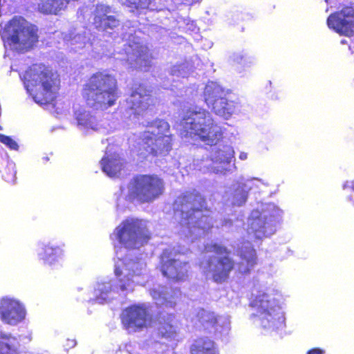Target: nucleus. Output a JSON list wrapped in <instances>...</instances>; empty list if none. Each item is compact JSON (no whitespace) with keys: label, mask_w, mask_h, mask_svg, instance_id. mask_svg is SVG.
Wrapping results in <instances>:
<instances>
[{"label":"nucleus","mask_w":354,"mask_h":354,"mask_svg":"<svg viewBox=\"0 0 354 354\" xmlns=\"http://www.w3.org/2000/svg\"><path fill=\"white\" fill-rule=\"evenodd\" d=\"M173 211L179 218L180 225L189 232L207 234L214 227L212 209L207 205L205 196L198 191H186L177 196L173 203Z\"/></svg>","instance_id":"1"},{"label":"nucleus","mask_w":354,"mask_h":354,"mask_svg":"<svg viewBox=\"0 0 354 354\" xmlns=\"http://www.w3.org/2000/svg\"><path fill=\"white\" fill-rule=\"evenodd\" d=\"M81 95L88 107L107 110L116 104L120 97L118 80L107 70L97 71L84 83Z\"/></svg>","instance_id":"2"},{"label":"nucleus","mask_w":354,"mask_h":354,"mask_svg":"<svg viewBox=\"0 0 354 354\" xmlns=\"http://www.w3.org/2000/svg\"><path fill=\"white\" fill-rule=\"evenodd\" d=\"M181 125L185 136L196 138L210 146L223 138L221 129L211 113L202 108L188 109L182 118Z\"/></svg>","instance_id":"3"},{"label":"nucleus","mask_w":354,"mask_h":354,"mask_svg":"<svg viewBox=\"0 0 354 354\" xmlns=\"http://www.w3.org/2000/svg\"><path fill=\"white\" fill-rule=\"evenodd\" d=\"M204 250L215 255L200 261L199 268L205 274H210L214 282L222 283L227 281L236 266L235 261L230 256L231 251L225 245L217 243L206 244Z\"/></svg>","instance_id":"4"},{"label":"nucleus","mask_w":354,"mask_h":354,"mask_svg":"<svg viewBox=\"0 0 354 354\" xmlns=\"http://www.w3.org/2000/svg\"><path fill=\"white\" fill-rule=\"evenodd\" d=\"M151 126L157 129V132H143L138 145V155L142 158L165 156L172 149V135L169 133V123L164 120L156 119Z\"/></svg>","instance_id":"5"},{"label":"nucleus","mask_w":354,"mask_h":354,"mask_svg":"<svg viewBox=\"0 0 354 354\" xmlns=\"http://www.w3.org/2000/svg\"><path fill=\"white\" fill-rule=\"evenodd\" d=\"M126 200L130 203H149L162 195L163 180L156 174H136L129 181Z\"/></svg>","instance_id":"6"},{"label":"nucleus","mask_w":354,"mask_h":354,"mask_svg":"<svg viewBox=\"0 0 354 354\" xmlns=\"http://www.w3.org/2000/svg\"><path fill=\"white\" fill-rule=\"evenodd\" d=\"M24 21L15 16L0 31L3 41L15 46L21 52L28 51L38 41L37 29L26 25Z\"/></svg>","instance_id":"7"},{"label":"nucleus","mask_w":354,"mask_h":354,"mask_svg":"<svg viewBox=\"0 0 354 354\" xmlns=\"http://www.w3.org/2000/svg\"><path fill=\"white\" fill-rule=\"evenodd\" d=\"M26 77L35 86H41L42 91L35 93L33 98L40 104L53 102L59 88V81L51 70L43 64H34L26 71Z\"/></svg>","instance_id":"8"},{"label":"nucleus","mask_w":354,"mask_h":354,"mask_svg":"<svg viewBox=\"0 0 354 354\" xmlns=\"http://www.w3.org/2000/svg\"><path fill=\"white\" fill-rule=\"evenodd\" d=\"M113 234L120 243L129 248L143 245L151 239L150 232L142 221L132 218L122 221Z\"/></svg>","instance_id":"9"},{"label":"nucleus","mask_w":354,"mask_h":354,"mask_svg":"<svg viewBox=\"0 0 354 354\" xmlns=\"http://www.w3.org/2000/svg\"><path fill=\"white\" fill-rule=\"evenodd\" d=\"M176 252L165 249L159 256L158 270L169 281L180 283L186 281L189 276V263L176 258Z\"/></svg>","instance_id":"10"},{"label":"nucleus","mask_w":354,"mask_h":354,"mask_svg":"<svg viewBox=\"0 0 354 354\" xmlns=\"http://www.w3.org/2000/svg\"><path fill=\"white\" fill-rule=\"evenodd\" d=\"M122 323L127 329L138 331L146 328L150 320L147 309L140 305L127 307L122 316Z\"/></svg>","instance_id":"11"},{"label":"nucleus","mask_w":354,"mask_h":354,"mask_svg":"<svg viewBox=\"0 0 354 354\" xmlns=\"http://www.w3.org/2000/svg\"><path fill=\"white\" fill-rule=\"evenodd\" d=\"M354 17V10L344 8L339 12L330 14L327 19L328 26L345 36H351L354 32V21L351 19Z\"/></svg>","instance_id":"12"},{"label":"nucleus","mask_w":354,"mask_h":354,"mask_svg":"<svg viewBox=\"0 0 354 354\" xmlns=\"http://www.w3.org/2000/svg\"><path fill=\"white\" fill-rule=\"evenodd\" d=\"M127 103L136 115L142 114L155 105L151 91L143 84H139L132 91Z\"/></svg>","instance_id":"13"},{"label":"nucleus","mask_w":354,"mask_h":354,"mask_svg":"<svg viewBox=\"0 0 354 354\" xmlns=\"http://www.w3.org/2000/svg\"><path fill=\"white\" fill-rule=\"evenodd\" d=\"M25 315L24 308L17 301L10 298L0 300V318L3 323L17 325L25 318Z\"/></svg>","instance_id":"14"},{"label":"nucleus","mask_w":354,"mask_h":354,"mask_svg":"<svg viewBox=\"0 0 354 354\" xmlns=\"http://www.w3.org/2000/svg\"><path fill=\"white\" fill-rule=\"evenodd\" d=\"M156 333L158 338L174 339L178 333V321L174 313H159L156 317Z\"/></svg>","instance_id":"15"},{"label":"nucleus","mask_w":354,"mask_h":354,"mask_svg":"<svg viewBox=\"0 0 354 354\" xmlns=\"http://www.w3.org/2000/svg\"><path fill=\"white\" fill-rule=\"evenodd\" d=\"M111 7L97 5L94 12L93 25L99 31L113 30L120 24V20L114 15H111Z\"/></svg>","instance_id":"16"},{"label":"nucleus","mask_w":354,"mask_h":354,"mask_svg":"<svg viewBox=\"0 0 354 354\" xmlns=\"http://www.w3.org/2000/svg\"><path fill=\"white\" fill-rule=\"evenodd\" d=\"M149 295L158 308L174 309L181 297L180 288H173L169 292L158 288L149 290Z\"/></svg>","instance_id":"17"},{"label":"nucleus","mask_w":354,"mask_h":354,"mask_svg":"<svg viewBox=\"0 0 354 354\" xmlns=\"http://www.w3.org/2000/svg\"><path fill=\"white\" fill-rule=\"evenodd\" d=\"M134 58L129 62L131 67L138 71H148L152 66L153 57L149 48L140 46L133 52Z\"/></svg>","instance_id":"18"},{"label":"nucleus","mask_w":354,"mask_h":354,"mask_svg":"<svg viewBox=\"0 0 354 354\" xmlns=\"http://www.w3.org/2000/svg\"><path fill=\"white\" fill-rule=\"evenodd\" d=\"M239 257L241 259L239 266L243 273H248L257 264L256 250L250 243L241 246L239 250Z\"/></svg>","instance_id":"19"},{"label":"nucleus","mask_w":354,"mask_h":354,"mask_svg":"<svg viewBox=\"0 0 354 354\" xmlns=\"http://www.w3.org/2000/svg\"><path fill=\"white\" fill-rule=\"evenodd\" d=\"M102 170L109 176H118L123 166L122 159L118 154H110L104 156L100 160Z\"/></svg>","instance_id":"20"},{"label":"nucleus","mask_w":354,"mask_h":354,"mask_svg":"<svg viewBox=\"0 0 354 354\" xmlns=\"http://www.w3.org/2000/svg\"><path fill=\"white\" fill-rule=\"evenodd\" d=\"M68 4V0H39L37 10L46 15H57Z\"/></svg>","instance_id":"21"},{"label":"nucleus","mask_w":354,"mask_h":354,"mask_svg":"<svg viewBox=\"0 0 354 354\" xmlns=\"http://www.w3.org/2000/svg\"><path fill=\"white\" fill-rule=\"evenodd\" d=\"M190 354H218L214 342L207 337H199L190 346Z\"/></svg>","instance_id":"22"},{"label":"nucleus","mask_w":354,"mask_h":354,"mask_svg":"<svg viewBox=\"0 0 354 354\" xmlns=\"http://www.w3.org/2000/svg\"><path fill=\"white\" fill-rule=\"evenodd\" d=\"M212 110L225 119L229 118L234 112L233 106L225 97L216 98L212 103Z\"/></svg>","instance_id":"23"},{"label":"nucleus","mask_w":354,"mask_h":354,"mask_svg":"<svg viewBox=\"0 0 354 354\" xmlns=\"http://www.w3.org/2000/svg\"><path fill=\"white\" fill-rule=\"evenodd\" d=\"M16 337L6 334H0V354H19Z\"/></svg>","instance_id":"24"},{"label":"nucleus","mask_w":354,"mask_h":354,"mask_svg":"<svg viewBox=\"0 0 354 354\" xmlns=\"http://www.w3.org/2000/svg\"><path fill=\"white\" fill-rule=\"evenodd\" d=\"M62 255V250L59 247H53L46 245L43 248V251L39 254L40 259L47 265H52Z\"/></svg>","instance_id":"25"},{"label":"nucleus","mask_w":354,"mask_h":354,"mask_svg":"<svg viewBox=\"0 0 354 354\" xmlns=\"http://www.w3.org/2000/svg\"><path fill=\"white\" fill-rule=\"evenodd\" d=\"M75 117L79 126L94 129L96 126V119L88 111L77 110L75 112Z\"/></svg>","instance_id":"26"},{"label":"nucleus","mask_w":354,"mask_h":354,"mask_svg":"<svg viewBox=\"0 0 354 354\" xmlns=\"http://www.w3.org/2000/svg\"><path fill=\"white\" fill-rule=\"evenodd\" d=\"M251 305L259 309L261 313L270 315L269 309L271 308L268 295L266 294L259 295L252 300Z\"/></svg>","instance_id":"27"},{"label":"nucleus","mask_w":354,"mask_h":354,"mask_svg":"<svg viewBox=\"0 0 354 354\" xmlns=\"http://www.w3.org/2000/svg\"><path fill=\"white\" fill-rule=\"evenodd\" d=\"M234 150L230 146H224L223 149H218L214 157V162L218 163H230L234 156Z\"/></svg>","instance_id":"28"},{"label":"nucleus","mask_w":354,"mask_h":354,"mask_svg":"<svg viewBox=\"0 0 354 354\" xmlns=\"http://www.w3.org/2000/svg\"><path fill=\"white\" fill-rule=\"evenodd\" d=\"M123 4L130 8L131 12L147 9L151 4V0H125Z\"/></svg>","instance_id":"29"},{"label":"nucleus","mask_w":354,"mask_h":354,"mask_svg":"<svg viewBox=\"0 0 354 354\" xmlns=\"http://www.w3.org/2000/svg\"><path fill=\"white\" fill-rule=\"evenodd\" d=\"M201 318L202 324L207 328L215 327L218 324L217 317L213 313L203 311Z\"/></svg>","instance_id":"30"},{"label":"nucleus","mask_w":354,"mask_h":354,"mask_svg":"<svg viewBox=\"0 0 354 354\" xmlns=\"http://www.w3.org/2000/svg\"><path fill=\"white\" fill-rule=\"evenodd\" d=\"M252 232L257 236L259 237V232L262 234H265V223L261 219H254L250 224Z\"/></svg>","instance_id":"31"},{"label":"nucleus","mask_w":354,"mask_h":354,"mask_svg":"<svg viewBox=\"0 0 354 354\" xmlns=\"http://www.w3.org/2000/svg\"><path fill=\"white\" fill-rule=\"evenodd\" d=\"M0 142L10 149L17 150L19 148L17 143L10 136L0 134Z\"/></svg>","instance_id":"32"},{"label":"nucleus","mask_w":354,"mask_h":354,"mask_svg":"<svg viewBox=\"0 0 354 354\" xmlns=\"http://www.w3.org/2000/svg\"><path fill=\"white\" fill-rule=\"evenodd\" d=\"M233 62L237 64H243L251 63L250 57L247 56L246 54L236 53L233 56Z\"/></svg>","instance_id":"33"},{"label":"nucleus","mask_w":354,"mask_h":354,"mask_svg":"<svg viewBox=\"0 0 354 354\" xmlns=\"http://www.w3.org/2000/svg\"><path fill=\"white\" fill-rule=\"evenodd\" d=\"M134 272H129L127 275L124 276V278L120 279V289L122 290H125L127 289V286H129L133 281V278L134 277Z\"/></svg>","instance_id":"34"},{"label":"nucleus","mask_w":354,"mask_h":354,"mask_svg":"<svg viewBox=\"0 0 354 354\" xmlns=\"http://www.w3.org/2000/svg\"><path fill=\"white\" fill-rule=\"evenodd\" d=\"M3 178L7 180H12L15 177V172L12 169L10 172H7V168H5L4 170L1 171Z\"/></svg>","instance_id":"35"},{"label":"nucleus","mask_w":354,"mask_h":354,"mask_svg":"<svg viewBox=\"0 0 354 354\" xmlns=\"http://www.w3.org/2000/svg\"><path fill=\"white\" fill-rule=\"evenodd\" d=\"M324 351L323 350L318 348H314L310 350H309L306 354H323Z\"/></svg>","instance_id":"36"},{"label":"nucleus","mask_w":354,"mask_h":354,"mask_svg":"<svg viewBox=\"0 0 354 354\" xmlns=\"http://www.w3.org/2000/svg\"><path fill=\"white\" fill-rule=\"evenodd\" d=\"M248 157V154L245 153V152H241L240 154H239V158L242 160H244L247 158Z\"/></svg>","instance_id":"37"},{"label":"nucleus","mask_w":354,"mask_h":354,"mask_svg":"<svg viewBox=\"0 0 354 354\" xmlns=\"http://www.w3.org/2000/svg\"><path fill=\"white\" fill-rule=\"evenodd\" d=\"M115 274L117 277H120V275H122V272L119 268H116L115 269Z\"/></svg>","instance_id":"38"},{"label":"nucleus","mask_w":354,"mask_h":354,"mask_svg":"<svg viewBox=\"0 0 354 354\" xmlns=\"http://www.w3.org/2000/svg\"><path fill=\"white\" fill-rule=\"evenodd\" d=\"M352 187H353V189H354V180H353V183Z\"/></svg>","instance_id":"39"}]
</instances>
